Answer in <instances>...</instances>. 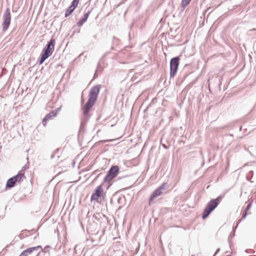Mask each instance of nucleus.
Masks as SVG:
<instances>
[{
	"instance_id": "nucleus-1",
	"label": "nucleus",
	"mask_w": 256,
	"mask_h": 256,
	"mask_svg": "<svg viewBox=\"0 0 256 256\" xmlns=\"http://www.w3.org/2000/svg\"><path fill=\"white\" fill-rule=\"evenodd\" d=\"M100 88V85H97L91 88L88 94V100L84 108V114H88L91 108L94 105L97 100Z\"/></svg>"
},
{
	"instance_id": "nucleus-2",
	"label": "nucleus",
	"mask_w": 256,
	"mask_h": 256,
	"mask_svg": "<svg viewBox=\"0 0 256 256\" xmlns=\"http://www.w3.org/2000/svg\"><path fill=\"white\" fill-rule=\"evenodd\" d=\"M221 198L222 197L220 196L216 199L212 200L208 203L202 214V218L204 219L207 218L210 212L217 207Z\"/></svg>"
},
{
	"instance_id": "nucleus-3",
	"label": "nucleus",
	"mask_w": 256,
	"mask_h": 256,
	"mask_svg": "<svg viewBox=\"0 0 256 256\" xmlns=\"http://www.w3.org/2000/svg\"><path fill=\"white\" fill-rule=\"evenodd\" d=\"M56 42L54 39H51L50 40L46 45V48L44 52L42 55L40 64H42L50 56H51L54 50V44Z\"/></svg>"
},
{
	"instance_id": "nucleus-4",
	"label": "nucleus",
	"mask_w": 256,
	"mask_h": 256,
	"mask_svg": "<svg viewBox=\"0 0 256 256\" xmlns=\"http://www.w3.org/2000/svg\"><path fill=\"white\" fill-rule=\"evenodd\" d=\"M11 20V16L9 8H6L5 12L4 13L2 16V30L4 32L6 31L10 23Z\"/></svg>"
},
{
	"instance_id": "nucleus-5",
	"label": "nucleus",
	"mask_w": 256,
	"mask_h": 256,
	"mask_svg": "<svg viewBox=\"0 0 256 256\" xmlns=\"http://www.w3.org/2000/svg\"><path fill=\"white\" fill-rule=\"evenodd\" d=\"M179 58L175 57L172 58L170 62V76L174 77L177 72L178 66L179 64Z\"/></svg>"
},
{
	"instance_id": "nucleus-6",
	"label": "nucleus",
	"mask_w": 256,
	"mask_h": 256,
	"mask_svg": "<svg viewBox=\"0 0 256 256\" xmlns=\"http://www.w3.org/2000/svg\"><path fill=\"white\" fill-rule=\"evenodd\" d=\"M167 186L168 184L166 183H164L152 192L150 198V204H152V202L154 198L160 196L162 194V191L166 189Z\"/></svg>"
},
{
	"instance_id": "nucleus-7",
	"label": "nucleus",
	"mask_w": 256,
	"mask_h": 256,
	"mask_svg": "<svg viewBox=\"0 0 256 256\" xmlns=\"http://www.w3.org/2000/svg\"><path fill=\"white\" fill-rule=\"evenodd\" d=\"M103 194L104 190L102 188V185H99L96 188L94 192L92 194L91 200L97 201L100 197L102 196Z\"/></svg>"
},
{
	"instance_id": "nucleus-8",
	"label": "nucleus",
	"mask_w": 256,
	"mask_h": 256,
	"mask_svg": "<svg viewBox=\"0 0 256 256\" xmlns=\"http://www.w3.org/2000/svg\"><path fill=\"white\" fill-rule=\"evenodd\" d=\"M56 116V112L54 110H52L50 112L49 114H46L45 117L44 118L42 121V124L45 126L47 122L53 118H54Z\"/></svg>"
},
{
	"instance_id": "nucleus-9",
	"label": "nucleus",
	"mask_w": 256,
	"mask_h": 256,
	"mask_svg": "<svg viewBox=\"0 0 256 256\" xmlns=\"http://www.w3.org/2000/svg\"><path fill=\"white\" fill-rule=\"evenodd\" d=\"M40 248V246L30 248L24 250L19 256H28V255L30 254L34 250H36Z\"/></svg>"
},
{
	"instance_id": "nucleus-10",
	"label": "nucleus",
	"mask_w": 256,
	"mask_h": 256,
	"mask_svg": "<svg viewBox=\"0 0 256 256\" xmlns=\"http://www.w3.org/2000/svg\"><path fill=\"white\" fill-rule=\"evenodd\" d=\"M118 172H119V167L117 166H112L110 168V170L108 172V174H109L110 175H111L113 177L115 178L117 176Z\"/></svg>"
},
{
	"instance_id": "nucleus-11",
	"label": "nucleus",
	"mask_w": 256,
	"mask_h": 256,
	"mask_svg": "<svg viewBox=\"0 0 256 256\" xmlns=\"http://www.w3.org/2000/svg\"><path fill=\"white\" fill-rule=\"evenodd\" d=\"M90 12H91V10H88L86 13L84 15V16L82 18V19L80 20V21L78 22V26H82L84 24V23L86 21Z\"/></svg>"
},
{
	"instance_id": "nucleus-12",
	"label": "nucleus",
	"mask_w": 256,
	"mask_h": 256,
	"mask_svg": "<svg viewBox=\"0 0 256 256\" xmlns=\"http://www.w3.org/2000/svg\"><path fill=\"white\" fill-rule=\"evenodd\" d=\"M24 178V175L22 170H20L16 176L12 177L16 182H19Z\"/></svg>"
},
{
	"instance_id": "nucleus-13",
	"label": "nucleus",
	"mask_w": 256,
	"mask_h": 256,
	"mask_svg": "<svg viewBox=\"0 0 256 256\" xmlns=\"http://www.w3.org/2000/svg\"><path fill=\"white\" fill-rule=\"evenodd\" d=\"M16 183V182L14 181V178H10L7 181L6 186L8 188H12V187L14 186Z\"/></svg>"
},
{
	"instance_id": "nucleus-14",
	"label": "nucleus",
	"mask_w": 256,
	"mask_h": 256,
	"mask_svg": "<svg viewBox=\"0 0 256 256\" xmlns=\"http://www.w3.org/2000/svg\"><path fill=\"white\" fill-rule=\"evenodd\" d=\"M74 9V8L71 6H69V8L66 10V12L65 16L67 17L70 16L73 12Z\"/></svg>"
},
{
	"instance_id": "nucleus-15",
	"label": "nucleus",
	"mask_w": 256,
	"mask_h": 256,
	"mask_svg": "<svg viewBox=\"0 0 256 256\" xmlns=\"http://www.w3.org/2000/svg\"><path fill=\"white\" fill-rule=\"evenodd\" d=\"M114 178V177H113L111 175H110L109 174H108L106 175V176H105L104 180V182H110Z\"/></svg>"
},
{
	"instance_id": "nucleus-16",
	"label": "nucleus",
	"mask_w": 256,
	"mask_h": 256,
	"mask_svg": "<svg viewBox=\"0 0 256 256\" xmlns=\"http://www.w3.org/2000/svg\"><path fill=\"white\" fill-rule=\"evenodd\" d=\"M191 0H182L181 6L184 8H186L189 4Z\"/></svg>"
},
{
	"instance_id": "nucleus-17",
	"label": "nucleus",
	"mask_w": 256,
	"mask_h": 256,
	"mask_svg": "<svg viewBox=\"0 0 256 256\" xmlns=\"http://www.w3.org/2000/svg\"><path fill=\"white\" fill-rule=\"evenodd\" d=\"M78 4V2L76 0H74L72 3L71 6L73 7L74 8H76Z\"/></svg>"
},
{
	"instance_id": "nucleus-18",
	"label": "nucleus",
	"mask_w": 256,
	"mask_h": 256,
	"mask_svg": "<svg viewBox=\"0 0 256 256\" xmlns=\"http://www.w3.org/2000/svg\"><path fill=\"white\" fill-rule=\"evenodd\" d=\"M60 108H61V107H60L59 108H57L56 110H54V111L56 112V114L60 110Z\"/></svg>"
},
{
	"instance_id": "nucleus-19",
	"label": "nucleus",
	"mask_w": 256,
	"mask_h": 256,
	"mask_svg": "<svg viewBox=\"0 0 256 256\" xmlns=\"http://www.w3.org/2000/svg\"><path fill=\"white\" fill-rule=\"evenodd\" d=\"M246 213L244 214V216H242V218H246Z\"/></svg>"
},
{
	"instance_id": "nucleus-20",
	"label": "nucleus",
	"mask_w": 256,
	"mask_h": 256,
	"mask_svg": "<svg viewBox=\"0 0 256 256\" xmlns=\"http://www.w3.org/2000/svg\"><path fill=\"white\" fill-rule=\"evenodd\" d=\"M219 250H220V248H218V249L216 250V252H215V254H216L218 252V251H219Z\"/></svg>"
},
{
	"instance_id": "nucleus-21",
	"label": "nucleus",
	"mask_w": 256,
	"mask_h": 256,
	"mask_svg": "<svg viewBox=\"0 0 256 256\" xmlns=\"http://www.w3.org/2000/svg\"><path fill=\"white\" fill-rule=\"evenodd\" d=\"M250 207V204H248L247 207H246V210H248Z\"/></svg>"
},
{
	"instance_id": "nucleus-22",
	"label": "nucleus",
	"mask_w": 256,
	"mask_h": 256,
	"mask_svg": "<svg viewBox=\"0 0 256 256\" xmlns=\"http://www.w3.org/2000/svg\"><path fill=\"white\" fill-rule=\"evenodd\" d=\"M238 224H236V227H237V226H238Z\"/></svg>"
}]
</instances>
